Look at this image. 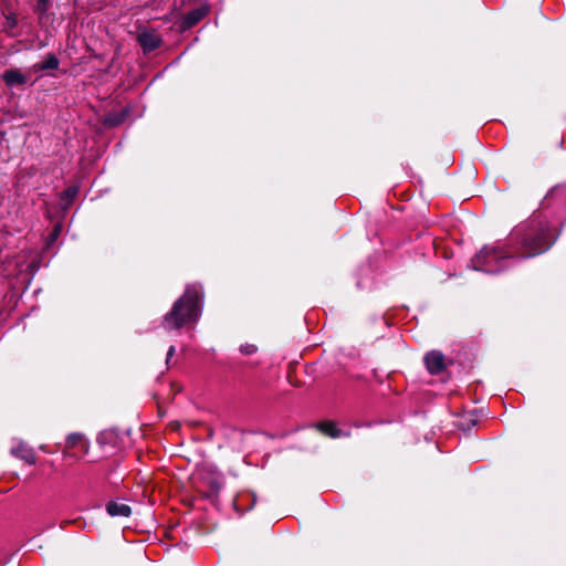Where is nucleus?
Segmentation results:
<instances>
[{
  "label": "nucleus",
  "mask_w": 566,
  "mask_h": 566,
  "mask_svg": "<svg viewBox=\"0 0 566 566\" xmlns=\"http://www.w3.org/2000/svg\"><path fill=\"white\" fill-rule=\"evenodd\" d=\"M209 12V9L206 7H199L196 8L189 12H187L181 21H180V29L182 31L189 30L193 28L196 24H198Z\"/></svg>",
  "instance_id": "obj_6"
},
{
  "label": "nucleus",
  "mask_w": 566,
  "mask_h": 566,
  "mask_svg": "<svg viewBox=\"0 0 566 566\" xmlns=\"http://www.w3.org/2000/svg\"><path fill=\"white\" fill-rule=\"evenodd\" d=\"M77 193H78L77 186H69L65 190L62 191L61 201H62L63 210H67L72 206Z\"/></svg>",
  "instance_id": "obj_13"
},
{
  "label": "nucleus",
  "mask_w": 566,
  "mask_h": 566,
  "mask_svg": "<svg viewBox=\"0 0 566 566\" xmlns=\"http://www.w3.org/2000/svg\"><path fill=\"white\" fill-rule=\"evenodd\" d=\"M475 424H476V420H474V419H470V422H469V423H467V422H464V421H461V422L459 423V427H460L461 429H463V430H468V429H470L472 426H475Z\"/></svg>",
  "instance_id": "obj_19"
},
{
  "label": "nucleus",
  "mask_w": 566,
  "mask_h": 566,
  "mask_svg": "<svg viewBox=\"0 0 566 566\" xmlns=\"http://www.w3.org/2000/svg\"><path fill=\"white\" fill-rule=\"evenodd\" d=\"M290 382H291L293 386H295V387H300V386H301V382H298L297 380L292 381V380L290 379Z\"/></svg>",
  "instance_id": "obj_22"
},
{
  "label": "nucleus",
  "mask_w": 566,
  "mask_h": 566,
  "mask_svg": "<svg viewBox=\"0 0 566 566\" xmlns=\"http://www.w3.org/2000/svg\"><path fill=\"white\" fill-rule=\"evenodd\" d=\"M511 258V254L503 248L484 247L472 259L473 269L485 273H497L501 271L500 262Z\"/></svg>",
  "instance_id": "obj_3"
},
{
  "label": "nucleus",
  "mask_w": 566,
  "mask_h": 566,
  "mask_svg": "<svg viewBox=\"0 0 566 566\" xmlns=\"http://www.w3.org/2000/svg\"><path fill=\"white\" fill-rule=\"evenodd\" d=\"M205 303V293L200 284H188L169 312L165 314L161 326L167 331H179L187 325L195 324L201 316Z\"/></svg>",
  "instance_id": "obj_1"
},
{
  "label": "nucleus",
  "mask_w": 566,
  "mask_h": 566,
  "mask_svg": "<svg viewBox=\"0 0 566 566\" xmlns=\"http://www.w3.org/2000/svg\"><path fill=\"white\" fill-rule=\"evenodd\" d=\"M446 358L440 350H431L423 357V363L431 375H439L446 369Z\"/></svg>",
  "instance_id": "obj_4"
},
{
  "label": "nucleus",
  "mask_w": 566,
  "mask_h": 566,
  "mask_svg": "<svg viewBox=\"0 0 566 566\" xmlns=\"http://www.w3.org/2000/svg\"><path fill=\"white\" fill-rule=\"evenodd\" d=\"M137 40L144 53H150L161 44V39L153 32H143L138 35Z\"/></svg>",
  "instance_id": "obj_7"
},
{
  "label": "nucleus",
  "mask_w": 566,
  "mask_h": 566,
  "mask_svg": "<svg viewBox=\"0 0 566 566\" xmlns=\"http://www.w3.org/2000/svg\"><path fill=\"white\" fill-rule=\"evenodd\" d=\"M60 65V60L54 53H48L44 57V60L40 63H35L32 66V70L35 72L39 71H50V70H56Z\"/></svg>",
  "instance_id": "obj_12"
},
{
  "label": "nucleus",
  "mask_w": 566,
  "mask_h": 566,
  "mask_svg": "<svg viewBox=\"0 0 566 566\" xmlns=\"http://www.w3.org/2000/svg\"><path fill=\"white\" fill-rule=\"evenodd\" d=\"M175 346H170L167 352L166 364H169L170 358L175 355Z\"/></svg>",
  "instance_id": "obj_20"
},
{
  "label": "nucleus",
  "mask_w": 566,
  "mask_h": 566,
  "mask_svg": "<svg viewBox=\"0 0 566 566\" xmlns=\"http://www.w3.org/2000/svg\"><path fill=\"white\" fill-rule=\"evenodd\" d=\"M0 135H2V133L0 132Z\"/></svg>",
  "instance_id": "obj_24"
},
{
  "label": "nucleus",
  "mask_w": 566,
  "mask_h": 566,
  "mask_svg": "<svg viewBox=\"0 0 566 566\" xmlns=\"http://www.w3.org/2000/svg\"><path fill=\"white\" fill-rule=\"evenodd\" d=\"M128 113L129 112L127 108H124L119 112H108L103 116L101 122L105 128H115L120 126L126 120Z\"/></svg>",
  "instance_id": "obj_9"
},
{
  "label": "nucleus",
  "mask_w": 566,
  "mask_h": 566,
  "mask_svg": "<svg viewBox=\"0 0 566 566\" xmlns=\"http://www.w3.org/2000/svg\"><path fill=\"white\" fill-rule=\"evenodd\" d=\"M221 489V483L218 480H211L209 482V492L206 494V497L218 496Z\"/></svg>",
  "instance_id": "obj_15"
},
{
  "label": "nucleus",
  "mask_w": 566,
  "mask_h": 566,
  "mask_svg": "<svg viewBox=\"0 0 566 566\" xmlns=\"http://www.w3.org/2000/svg\"><path fill=\"white\" fill-rule=\"evenodd\" d=\"M106 512L113 517H116V516L128 517L132 514V509L127 504L119 503L116 501H109L106 504Z\"/></svg>",
  "instance_id": "obj_10"
},
{
  "label": "nucleus",
  "mask_w": 566,
  "mask_h": 566,
  "mask_svg": "<svg viewBox=\"0 0 566 566\" xmlns=\"http://www.w3.org/2000/svg\"><path fill=\"white\" fill-rule=\"evenodd\" d=\"M251 497H252V504H254V502H255V495H254V494H251Z\"/></svg>",
  "instance_id": "obj_23"
},
{
  "label": "nucleus",
  "mask_w": 566,
  "mask_h": 566,
  "mask_svg": "<svg viewBox=\"0 0 566 566\" xmlns=\"http://www.w3.org/2000/svg\"><path fill=\"white\" fill-rule=\"evenodd\" d=\"M61 231H62V224L56 223L48 238V244L54 242L61 234Z\"/></svg>",
  "instance_id": "obj_17"
},
{
  "label": "nucleus",
  "mask_w": 566,
  "mask_h": 566,
  "mask_svg": "<svg viewBox=\"0 0 566 566\" xmlns=\"http://www.w3.org/2000/svg\"><path fill=\"white\" fill-rule=\"evenodd\" d=\"M49 1L50 0H38L35 11L40 14H44L49 9Z\"/></svg>",
  "instance_id": "obj_18"
},
{
  "label": "nucleus",
  "mask_w": 566,
  "mask_h": 566,
  "mask_svg": "<svg viewBox=\"0 0 566 566\" xmlns=\"http://www.w3.org/2000/svg\"><path fill=\"white\" fill-rule=\"evenodd\" d=\"M1 78L9 87L22 86L27 83V76L19 69H7Z\"/></svg>",
  "instance_id": "obj_8"
},
{
  "label": "nucleus",
  "mask_w": 566,
  "mask_h": 566,
  "mask_svg": "<svg viewBox=\"0 0 566 566\" xmlns=\"http://www.w3.org/2000/svg\"><path fill=\"white\" fill-rule=\"evenodd\" d=\"M80 448L84 453L87 452L88 450V446L85 441V438L82 433H77V432H74V433H70L67 437H66V442H65V452H67L70 449H74V448Z\"/></svg>",
  "instance_id": "obj_11"
},
{
  "label": "nucleus",
  "mask_w": 566,
  "mask_h": 566,
  "mask_svg": "<svg viewBox=\"0 0 566 566\" xmlns=\"http://www.w3.org/2000/svg\"><path fill=\"white\" fill-rule=\"evenodd\" d=\"M557 235L554 229L544 222L532 220L521 238V259L534 258L548 251L555 243Z\"/></svg>",
  "instance_id": "obj_2"
},
{
  "label": "nucleus",
  "mask_w": 566,
  "mask_h": 566,
  "mask_svg": "<svg viewBox=\"0 0 566 566\" xmlns=\"http://www.w3.org/2000/svg\"><path fill=\"white\" fill-rule=\"evenodd\" d=\"M315 428L324 436L329 437L332 439L338 438H349L352 433L349 431H344L338 429L336 422L333 420H324L319 421L315 424Z\"/></svg>",
  "instance_id": "obj_5"
},
{
  "label": "nucleus",
  "mask_w": 566,
  "mask_h": 566,
  "mask_svg": "<svg viewBox=\"0 0 566 566\" xmlns=\"http://www.w3.org/2000/svg\"><path fill=\"white\" fill-rule=\"evenodd\" d=\"M9 23L11 27H15L17 25V19L15 18H9Z\"/></svg>",
  "instance_id": "obj_21"
},
{
  "label": "nucleus",
  "mask_w": 566,
  "mask_h": 566,
  "mask_svg": "<svg viewBox=\"0 0 566 566\" xmlns=\"http://www.w3.org/2000/svg\"><path fill=\"white\" fill-rule=\"evenodd\" d=\"M240 352L243 355L250 356L258 352V346L254 344H244L240 346Z\"/></svg>",
  "instance_id": "obj_16"
},
{
  "label": "nucleus",
  "mask_w": 566,
  "mask_h": 566,
  "mask_svg": "<svg viewBox=\"0 0 566 566\" xmlns=\"http://www.w3.org/2000/svg\"><path fill=\"white\" fill-rule=\"evenodd\" d=\"M12 453L22 459L24 462H27L28 464H34L35 463V454L32 450L23 447V446H19L14 449H12Z\"/></svg>",
  "instance_id": "obj_14"
}]
</instances>
